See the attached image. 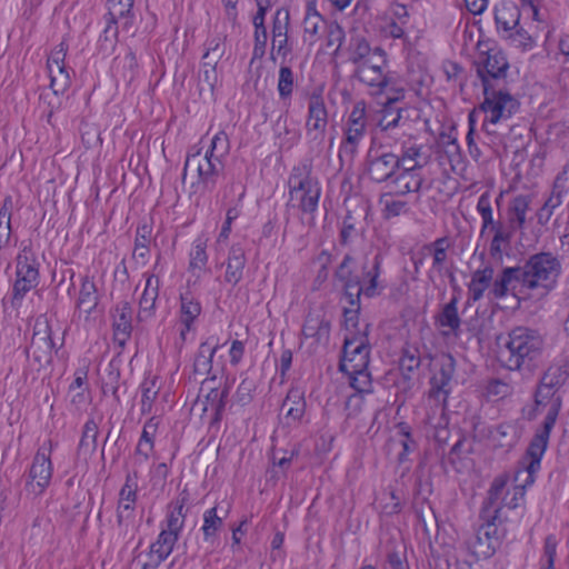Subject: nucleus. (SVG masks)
Wrapping results in <instances>:
<instances>
[{
  "mask_svg": "<svg viewBox=\"0 0 569 569\" xmlns=\"http://www.w3.org/2000/svg\"><path fill=\"white\" fill-rule=\"evenodd\" d=\"M382 254L376 253L371 264H362L361 274L355 272V258L347 253L335 271V278L340 282L347 306L343 307V325L348 335H362L358 328L360 298L379 296L383 287L379 282Z\"/></svg>",
  "mask_w": 569,
  "mask_h": 569,
  "instance_id": "nucleus-1",
  "label": "nucleus"
},
{
  "mask_svg": "<svg viewBox=\"0 0 569 569\" xmlns=\"http://www.w3.org/2000/svg\"><path fill=\"white\" fill-rule=\"evenodd\" d=\"M506 482V475L495 478L483 502L480 512V519L483 522L477 530L475 541L471 545L472 551L478 558H490L500 546V533L497 526L500 507L497 502L505 492Z\"/></svg>",
  "mask_w": 569,
  "mask_h": 569,
  "instance_id": "nucleus-2",
  "label": "nucleus"
},
{
  "mask_svg": "<svg viewBox=\"0 0 569 569\" xmlns=\"http://www.w3.org/2000/svg\"><path fill=\"white\" fill-rule=\"evenodd\" d=\"M545 339L537 330L527 327H517L508 335L505 348L499 358L509 370L530 368L542 355Z\"/></svg>",
  "mask_w": 569,
  "mask_h": 569,
  "instance_id": "nucleus-3",
  "label": "nucleus"
},
{
  "mask_svg": "<svg viewBox=\"0 0 569 569\" xmlns=\"http://www.w3.org/2000/svg\"><path fill=\"white\" fill-rule=\"evenodd\" d=\"M520 270L522 289L531 296L545 297L555 289L561 263L553 253L539 252L530 256Z\"/></svg>",
  "mask_w": 569,
  "mask_h": 569,
  "instance_id": "nucleus-4",
  "label": "nucleus"
},
{
  "mask_svg": "<svg viewBox=\"0 0 569 569\" xmlns=\"http://www.w3.org/2000/svg\"><path fill=\"white\" fill-rule=\"evenodd\" d=\"M289 201L288 207L301 211L303 214H313L318 210L321 196V186L312 174V163L308 160L295 166L288 178Z\"/></svg>",
  "mask_w": 569,
  "mask_h": 569,
  "instance_id": "nucleus-5",
  "label": "nucleus"
},
{
  "mask_svg": "<svg viewBox=\"0 0 569 569\" xmlns=\"http://www.w3.org/2000/svg\"><path fill=\"white\" fill-rule=\"evenodd\" d=\"M382 67H387V52L377 47L366 62L358 68V74L360 80L371 88L370 94L377 99V103L386 110L391 103L390 78L388 72L382 71Z\"/></svg>",
  "mask_w": 569,
  "mask_h": 569,
  "instance_id": "nucleus-6",
  "label": "nucleus"
},
{
  "mask_svg": "<svg viewBox=\"0 0 569 569\" xmlns=\"http://www.w3.org/2000/svg\"><path fill=\"white\" fill-rule=\"evenodd\" d=\"M561 401L558 399H553L550 403L549 409H547V415L543 419L541 428H539L536 431L535 437L532 438L528 449H527V456L529 457L530 461L526 466V473L527 485H532L535 479L533 475L538 471L540 468V461L541 458L547 449L549 437L551 433V430L553 429L556 425V420L558 417V413L560 411Z\"/></svg>",
  "mask_w": 569,
  "mask_h": 569,
  "instance_id": "nucleus-7",
  "label": "nucleus"
},
{
  "mask_svg": "<svg viewBox=\"0 0 569 569\" xmlns=\"http://www.w3.org/2000/svg\"><path fill=\"white\" fill-rule=\"evenodd\" d=\"M138 498V472L128 473L119 491L117 503V527L122 538H133L136 532L134 512Z\"/></svg>",
  "mask_w": 569,
  "mask_h": 569,
  "instance_id": "nucleus-8",
  "label": "nucleus"
},
{
  "mask_svg": "<svg viewBox=\"0 0 569 569\" xmlns=\"http://www.w3.org/2000/svg\"><path fill=\"white\" fill-rule=\"evenodd\" d=\"M569 378V353L562 355L545 371L538 390L536 392V402L538 406H545L549 409L550 403L556 397V391L566 383Z\"/></svg>",
  "mask_w": 569,
  "mask_h": 569,
  "instance_id": "nucleus-9",
  "label": "nucleus"
},
{
  "mask_svg": "<svg viewBox=\"0 0 569 569\" xmlns=\"http://www.w3.org/2000/svg\"><path fill=\"white\" fill-rule=\"evenodd\" d=\"M188 501L189 493L187 490H183L177 497V499L169 505L166 518V527L161 529L157 540L153 542L154 545L172 552L184 527L187 516L184 507Z\"/></svg>",
  "mask_w": 569,
  "mask_h": 569,
  "instance_id": "nucleus-10",
  "label": "nucleus"
},
{
  "mask_svg": "<svg viewBox=\"0 0 569 569\" xmlns=\"http://www.w3.org/2000/svg\"><path fill=\"white\" fill-rule=\"evenodd\" d=\"M16 281L12 289V303L20 302L27 292L38 286L39 264L30 247H23L17 256Z\"/></svg>",
  "mask_w": 569,
  "mask_h": 569,
  "instance_id": "nucleus-11",
  "label": "nucleus"
},
{
  "mask_svg": "<svg viewBox=\"0 0 569 569\" xmlns=\"http://www.w3.org/2000/svg\"><path fill=\"white\" fill-rule=\"evenodd\" d=\"M368 325H366L362 335H346L342 358L339 369L342 372H355L367 369L369 363V345L367 337Z\"/></svg>",
  "mask_w": 569,
  "mask_h": 569,
  "instance_id": "nucleus-12",
  "label": "nucleus"
},
{
  "mask_svg": "<svg viewBox=\"0 0 569 569\" xmlns=\"http://www.w3.org/2000/svg\"><path fill=\"white\" fill-rule=\"evenodd\" d=\"M485 99L480 109L486 113L483 127L509 119L519 108L518 101L508 92L483 89Z\"/></svg>",
  "mask_w": 569,
  "mask_h": 569,
  "instance_id": "nucleus-13",
  "label": "nucleus"
},
{
  "mask_svg": "<svg viewBox=\"0 0 569 569\" xmlns=\"http://www.w3.org/2000/svg\"><path fill=\"white\" fill-rule=\"evenodd\" d=\"M54 342L52 339V328L47 316H39L33 326V333L27 355L31 356L40 367L49 365L52 361Z\"/></svg>",
  "mask_w": 569,
  "mask_h": 569,
  "instance_id": "nucleus-14",
  "label": "nucleus"
},
{
  "mask_svg": "<svg viewBox=\"0 0 569 569\" xmlns=\"http://www.w3.org/2000/svg\"><path fill=\"white\" fill-rule=\"evenodd\" d=\"M301 336L311 340L309 348L312 352L327 349L330 343L331 320L322 309H310L305 318Z\"/></svg>",
  "mask_w": 569,
  "mask_h": 569,
  "instance_id": "nucleus-15",
  "label": "nucleus"
},
{
  "mask_svg": "<svg viewBox=\"0 0 569 569\" xmlns=\"http://www.w3.org/2000/svg\"><path fill=\"white\" fill-rule=\"evenodd\" d=\"M67 52L68 44L61 41L51 50L47 59L50 89L54 93H64L71 86V72L73 71L66 66Z\"/></svg>",
  "mask_w": 569,
  "mask_h": 569,
  "instance_id": "nucleus-16",
  "label": "nucleus"
},
{
  "mask_svg": "<svg viewBox=\"0 0 569 569\" xmlns=\"http://www.w3.org/2000/svg\"><path fill=\"white\" fill-rule=\"evenodd\" d=\"M50 452L51 448L41 447L32 460L26 482V490L33 496L41 495L50 485L53 472Z\"/></svg>",
  "mask_w": 569,
  "mask_h": 569,
  "instance_id": "nucleus-17",
  "label": "nucleus"
},
{
  "mask_svg": "<svg viewBox=\"0 0 569 569\" xmlns=\"http://www.w3.org/2000/svg\"><path fill=\"white\" fill-rule=\"evenodd\" d=\"M328 126V111L321 94L312 93L308 102V116L306 120L307 136L313 141L322 143Z\"/></svg>",
  "mask_w": 569,
  "mask_h": 569,
  "instance_id": "nucleus-18",
  "label": "nucleus"
},
{
  "mask_svg": "<svg viewBox=\"0 0 569 569\" xmlns=\"http://www.w3.org/2000/svg\"><path fill=\"white\" fill-rule=\"evenodd\" d=\"M366 131V107L363 102L355 104L349 114L345 140L340 148V154L347 153L353 156L358 143L363 138Z\"/></svg>",
  "mask_w": 569,
  "mask_h": 569,
  "instance_id": "nucleus-19",
  "label": "nucleus"
},
{
  "mask_svg": "<svg viewBox=\"0 0 569 569\" xmlns=\"http://www.w3.org/2000/svg\"><path fill=\"white\" fill-rule=\"evenodd\" d=\"M456 361L450 355H441L435 359L433 376L431 378V393L433 396L443 395L446 401L449 393V385L455 373Z\"/></svg>",
  "mask_w": 569,
  "mask_h": 569,
  "instance_id": "nucleus-20",
  "label": "nucleus"
},
{
  "mask_svg": "<svg viewBox=\"0 0 569 569\" xmlns=\"http://www.w3.org/2000/svg\"><path fill=\"white\" fill-rule=\"evenodd\" d=\"M113 341L123 348L132 332V307L128 301H120L112 312Z\"/></svg>",
  "mask_w": 569,
  "mask_h": 569,
  "instance_id": "nucleus-21",
  "label": "nucleus"
},
{
  "mask_svg": "<svg viewBox=\"0 0 569 569\" xmlns=\"http://www.w3.org/2000/svg\"><path fill=\"white\" fill-rule=\"evenodd\" d=\"M458 297L452 296L436 316V325L440 328L443 337L457 338L460 335L461 319L458 313Z\"/></svg>",
  "mask_w": 569,
  "mask_h": 569,
  "instance_id": "nucleus-22",
  "label": "nucleus"
},
{
  "mask_svg": "<svg viewBox=\"0 0 569 569\" xmlns=\"http://www.w3.org/2000/svg\"><path fill=\"white\" fill-rule=\"evenodd\" d=\"M159 290V277L156 273L148 274L142 296L139 300V311L137 316L139 321H147L154 316Z\"/></svg>",
  "mask_w": 569,
  "mask_h": 569,
  "instance_id": "nucleus-23",
  "label": "nucleus"
},
{
  "mask_svg": "<svg viewBox=\"0 0 569 569\" xmlns=\"http://www.w3.org/2000/svg\"><path fill=\"white\" fill-rule=\"evenodd\" d=\"M223 170V162L213 159L204 153L201 161L197 163L198 180L197 184L203 191H212L217 184L218 177Z\"/></svg>",
  "mask_w": 569,
  "mask_h": 569,
  "instance_id": "nucleus-24",
  "label": "nucleus"
},
{
  "mask_svg": "<svg viewBox=\"0 0 569 569\" xmlns=\"http://www.w3.org/2000/svg\"><path fill=\"white\" fill-rule=\"evenodd\" d=\"M492 233V240L490 243V256L495 259H502L503 253H507L511 247V240L513 233L517 231L508 222L497 221L493 226L489 227Z\"/></svg>",
  "mask_w": 569,
  "mask_h": 569,
  "instance_id": "nucleus-25",
  "label": "nucleus"
},
{
  "mask_svg": "<svg viewBox=\"0 0 569 569\" xmlns=\"http://www.w3.org/2000/svg\"><path fill=\"white\" fill-rule=\"evenodd\" d=\"M159 419L151 417L144 423L140 439L134 450V465H143L148 461L154 448V437L159 427Z\"/></svg>",
  "mask_w": 569,
  "mask_h": 569,
  "instance_id": "nucleus-26",
  "label": "nucleus"
},
{
  "mask_svg": "<svg viewBox=\"0 0 569 569\" xmlns=\"http://www.w3.org/2000/svg\"><path fill=\"white\" fill-rule=\"evenodd\" d=\"M507 69L508 61L505 54L500 50L490 49L482 61V68L478 69V73L483 82V88L488 87V78H500L506 74Z\"/></svg>",
  "mask_w": 569,
  "mask_h": 569,
  "instance_id": "nucleus-27",
  "label": "nucleus"
},
{
  "mask_svg": "<svg viewBox=\"0 0 569 569\" xmlns=\"http://www.w3.org/2000/svg\"><path fill=\"white\" fill-rule=\"evenodd\" d=\"M247 258L243 248L240 244H233L229 249L226 261L224 282L231 286L238 284L243 277V269Z\"/></svg>",
  "mask_w": 569,
  "mask_h": 569,
  "instance_id": "nucleus-28",
  "label": "nucleus"
},
{
  "mask_svg": "<svg viewBox=\"0 0 569 569\" xmlns=\"http://www.w3.org/2000/svg\"><path fill=\"white\" fill-rule=\"evenodd\" d=\"M517 282H520V284L522 286V276L520 268L507 267L492 282L489 295L493 299H501L515 289V284Z\"/></svg>",
  "mask_w": 569,
  "mask_h": 569,
  "instance_id": "nucleus-29",
  "label": "nucleus"
},
{
  "mask_svg": "<svg viewBox=\"0 0 569 569\" xmlns=\"http://www.w3.org/2000/svg\"><path fill=\"white\" fill-rule=\"evenodd\" d=\"M133 4L134 0H108L106 19L113 20L116 23L122 20V29L128 32L132 31L134 23Z\"/></svg>",
  "mask_w": 569,
  "mask_h": 569,
  "instance_id": "nucleus-30",
  "label": "nucleus"
},
{
  "mask_svg": "<svg viewBox=\"0 0 569 569\" xmlns=\"http://www.w3.org/2000/svg\"><path fill=\"white\" fill-rule=\"evenodd\" d=\"M448 248L449 242L446 237L438 238L433 242L422 247V251H426L427 254L432 257L431 268L428 272V277L430 280L433 279L435 274L441 276L443 273L445 264L448 259Z\"/></svg>",
  "mask_w": 569,
  "mask_h": 569,
  "instance_id": "nucleus-31",
  "label": "nucleus"
},
{
  "mask_svg": "<svg viewBox=\"0 0 569 569\" xmlns=\"http://www.w3.org/2000/svg\"><path fill=\"white\" fill-rule=\"evenodd\" d=\"M201 311L200 301L190 290L180 293V322L187 330L193 329V323L201 315Z\"/></svg>",
  "mask_w": 569,
  "mask_h": 569,
  "instance_id": "nucleus-32",
  "label": "nucleus"
},
{
  "mask_svg": "<svg viewBox=\"0 0 569 569\" xmlns=\"http://www.w3.org/2000/svg\"><path fill=\"white\" fill-rule=\"evenodd\" d=\"M493 268L490 266H487L482 269L476 270L472 276L471 280L468 283V300L476 302L479 301L483 295L485 291L490 287L493 280Z\"/></svg>",
  "mask_w": 569,
  "mask_h": 569,
  "instance_id": "nucleus-33",
  "label": "nucleus"
},
{
  "mask_svg": "<svg viewBox=\"0 0 569 569\" xmlns=\"http://www.w3.org/2000/svg\"><path fill=\"white\" fill-rule=\"evenodd\" d=\"M520 16L518 6L511 1H501L495 8L497 27L503 31L513 30L519 24Z\"/></svg>",
  "mask_w": 569,
  "mask_h": 569,
  "instance_id": "nucleus-34",
  "label": "nucleus"
},
{
  "mask_svg": "<svg viewBox=\"0 0 569 569\" xmlns=\"http://www.w3.org/2000/svg\"><path fill=\"white\" fill-rule=\"evenodd\" d=\"M98 303L99 295L97 286L91 278L86 276L81 281L76 308L79 312H84L88 317L97 308Z\"/></svg>",
  "mask_w": 569,
  "mask_h": 569,
  "instance_id": "nucleus-35",
  "label": "nucleus"
},
{
  "mask_svg": "<svg viewBox=\"0 0 569 569\" xmlns=\"http://www.w3.org/2000/svg\"><path fill=\"white\" fill-rule=\"evenodd\" d=\"M389 157L388 152L369 151L368 173L373 181L383 182L391 177Z\"/></svg>",
  "mask_w": 569,
  "mask_h": 569,
  "instance_id": "nucleus-36",
  "label": "nucleus"
},
{
  "mask_svg": "<svg viewBox=\"0 0 569 569\" xmlns=\"http://www.w3.org/2000/svg\"><path fill=\"white\" fill-rule=\"evenodd\" d=\"M223 525V518L218 516L217 506L207 509L203 512V523L201 527L203 541L213 547L218 542L219 532Z\"/></svg>",
  "mask_w": 569,
  "mask_h": 569,
  "instance_id": "nucleus-37",
  "label": "nucleus"
},
{
  "mask_svg": "<svg viewBox=\"0 0 569 569\" xmlns=\"http://www.w3.org/2000/svg\"><path fill=\"white\" fill-rule=\"evenodd\" d=\"M426 163V158L421 154V147L415 142L405 144L396 166L402 171L411 172L416 168L422 167Z\"/></svg>",
  "mask_w": 569,
  "mask_h": 569,
  "instance_id": "nucleus-38",
  "label": "nucleus"
},
{
  "mask_svg": "<svg viewBox=\"0 0 569 569\" xmlns=\"http://www.w3.org/2000/svg\"><path fill=\"white\" fill-rule=\"evenodd\" d=\"M219 345H210L209 341L200 343L198 352L193 361V373L196 376L209 375L212 370V359L217 352Z\"/></svg>",
  "mask_w": 569,
  "mask_h": 569,
  "instance_id": "nucleus-39",
  "label": "nucleus"
},
{
  "mask_svg": "<svg viewBox=\"0 0 569 569\" xmlns=\"http://www.w3.org/2000/svg\"><path fill=\"white\" fill-rule=\"evenodd\" d=\"M529 204L530 199L528 196L520 194L511 200L508 207V223L516 230L523 228Z\"/></svg>",
  "mask_w": 569,
  "mask_h": 569,
  "instance_id": "nucleus-40",
  "label": "nucleus"
},
{
  "mask_svg": "<svg viewBox=\"0 0 569 569\" xmlns=\"http://www.w3.org/2000/svg\"><path fill=\"white\" fill-rule=\"evenodd\" d=\"M152 223L143 221L138 224L134 238L133 257L143 261L150 253V243L152 240Z\"/></svg>",
  "mask_w": 569,
  "mask_h": 569,
  "instance_id": "nucleus-41",
  "label": "nucleus"
},
{
  "mask_svg": "<svg viewBox=\"0 0 569 569\" xmlns=\"http://www.w3.org/2000/svg\"><path fill=\"white\" fill-rule=\"evenodd\" d=\"M229 387L226 386L222 390L212 387L206 396V405L203 411H210L213 415V420L219 421L224 411L227 399L229 396Z\"/></svg>",
  "mask_w": 569,
  "mask_h": 569,
  "instance_id": "nucleus-42",
  "label": "nucleus"
},
{
  "mask_svg": "<svg viewBox=\"0 0 569 569\" xmlns=\"http://www.w3.org/2000/svg\"><path fill=\"white\" fill-rule=\"evenodd\" d=\"M287 408L286 417L293 421H299L306 411V400L303 391L300 388H291L282 403Z\"/></svg>",
  "mask_w": 569,
  "mask_h": 569,
  "instance_id": "nucleus-43",
  "label": "nucleus"
},
{
  "mask_svg": "<svg viewBox=\"0 0 569 569\" xmlns=\"http://www.w3.org/2000/svg\"><path fill=\"white\" fill-rule=\"evenodd\" d=\"M371 51V47L365 37L358 33L350 37L348 53L349 61L353 64L361 67V64L370 57Z\"/></svg>",
  "mask_w": 569,
  "mask_h": 569,
  "instance_id": "nucleus-44",
  "label": "nucleus"
},
{
  "mask_svg": "<svg viewBox=\"0 0 569 569\" xmlns=\"http://www.w3.org/2000/svg\"><path fill=\"white\" fill-rule=\"evenodd\" d=\"M160 387L158 386V378H147L140 385L141 391V413H151L153 402L156 401Z\"/></svg>",
  "mask_w": 569,
  "mask_h": 569,
  "instance_id": "nucleus-45",
  "label": "nucleus"
},
{
  "mask_svg": "<svg viewBox=\"0 0 569 569\" xmlns=\"http://www.w3.org/2000/svg\"><path fill=\"white\" fill-rule=\"evenodd\" d=\"M98 435L99 430L97 422L93 419H88L83 426L82 435L79 441V453H92L97 448Z\"/></svg>",
  "mask_w": 569,
  "mask_h": 569,
  "instance_id": "nucleus-46",
  "label": "nucleus"
},
{
  "mask_svg": "<svg viewBox=\"0 0 569 569\" xmlns=\"http://www.w3.org/2000/svg\"><path fill=\"white\" fill-rule=\"evenodd\" d=\"M207 243L208 238L204 236H199L193 241V247L190 251V261H189V269L194 270H203L207 262H208V254H207Z\"/></svg>",
  "mask_w": 569,
  "mask_h": 569,
  "instance_id": "nucleus-47",
  "label": "nucleus"
},
{
  "mask_svg": "<svg viewBox=\"0 0 569 569\" xmlns=\"http://www.w3.org/2000/svg\"><path fill=\"white\" fill-rule=\"evenodd\" d=\"M230 140L224 131H219L211 139L210 147L206 151L207 154L213 157V159L222 161L229 154Z\"/></svg>",
  "mask_w": 569,
  "mask_h": 569,
  "instance_id": "nucleus-48",
  "label": "nucleus"
},
{
  "mask_svg": "<svg viewBox=\"0 0 569 569\" xmlns=\"http://www.w3.org/2000/svg\"><path fill=\"white\" fill-rule=\"evenodd\" d=\"M477 212L481 217V234H483L489 227L493 226L497 221L493 219V210L491 206L489 192H483L477 202Z\"/></svg>",
  "mask_w": 569,
  "mask_h": 569,
  "instance_id": "nucleus-49",
  "label": "nucleus"
},
{
  "mask_svg": "<svg viewBox=\"0 0 569 569\" xmlns=\"http://www.w3.org/2000/svg\"><path fill=\"white\" fill-rule=\"evenodd\" d=\"M323 23L322 16L317 11L316 2L310 1L307 3L306 16L303 19V31L306 34L316 37Z\"/></svg>",
  "mask_w": 569,
  "mask_h": 569,
  "instance_id": "nucleus-50",
  "label": "nucleus"
},
{
  "mask_svg": "<svg viewBox=\"0 0 569 569\" xmlns=\"http://www.w3.org/2000/svg\"><path fill=\"white\" fill-rule=\"evenodd\" d=\"M295 87V74L289 66H281L278 78V93L280 99L288 100L291 98Z\"/></svg>",
  "mask_w": 569,
  "mask_h": 569,
  "instance_id": "nucleus-51",
  "label": "nucleus"
},
{
  "mask_svg": "<svg viewBox=\"0 0 569 569\" xmlns=\"http://www.w3.org/2000/svg\"><path fill=\"white\" fill-rule=\"evenodd\" d=\"M226 36L218 34L207 40L203 60L218 63L226 52Z\"/></svg>",
  "mask_w": 569,
  "mask_h": 569,
  "instance_id": "nucleus-52",
  "label": "nucleus"
},
{
  "mask_svg": "<svg viewBox=\"0 0 569 569\" xmlns=\"http://www.w3.org/2000/svg\"><path fill=\"white\" fill-rule=\"evenodd\" d=\"M256 389L257 382L253 378H242L234 393L236 402L242 407L249 405L253 399V393Z\"/></svg>",
  "mask_w": 569,
  "mask_h": 569,
  "instance_id": "nucleus-53",
  "label": "nucleus"
},
{
  "mask_svg": "<svg viewBox=\"0 0 569 569\" xmlns=\"http://www.w3.org/2000/svg\"><path fill=\"white\" fill-rule=\"evenodd\" d=\"M507 483L505 486V492L498 500V506L500 509L506 506L510 509H515L519 506V502L525 499V486H515L511 490L507 489Z\"/></svg>",
  "mask_w": 569,
  "mask_h": 569,
  "instance_id": "nucleus-54",
  "label": "nucleus"
},
{
  "mask_svg": "<svg viewBox=\"0 0 569 569\" xmlns=\"http://www.w3.org/2000/svg\"><path fill=\"white\" fill-rule=\"evenodd\" d=\"M396 190L393 192L405 194L407 192L417 190L420 186L419 180L411 173L403 171L393 179Z\"/></svg>",
  "mask_w": 569,
  "mask_h": 569,
  "instance_id": "nucleus-55",
  "label": "nucleus"
},
{
  "mask_svg": "<svg viewBox=\"0 0 569 569\" xmlns=\"http://www.w3.org/2000/svg\"><path fill=\"white\" fill-rule=\"evenodd\" d=\"M61 94L62 93H54L53 91L51 93L42 92L40 94V101L44 106V117L49 124H52V117L54 114V111L61 108Z\"/></svg>",
  "mask_w": 569,
  "mask_h": 569,
  "instance_id": "nucleus-56",
  "label": "nucleus"
},
{
  "mask_svg": "<svg viewBox=\"0 0 569 569\" xmlns=\"http://www.w3.org/2000/svg\"><path fill=\"white\" fill-rule=\"evenodd\" d=\"M397 435L399 436L398 442L402 447V452L399 453V461L402 462L407 453L416 449V442L411 439L410 427L406 423H398L396 426Z\"/></svg>",
  "mask_w": 569,
  "mask_h": 569,
  "instance_id": "nucleus-57",
  "label": "nucleus"
},
{
  "mask_svg": "<svg viewBox=\"0 0 569 569\" xmlns=\"http://www.w3.org/2000/svg\"><path fill=\"white\" fill-rule=\"evenodd\" d=\"M107 24L99 38V47L101 50L113 48L118 40L119 27L113 20L106 19Z\"/></svg>",
  "mask_w": 569,
  "mask_h": 569,
  "instance_id": "nucleus-58",
  "label": "nucleus"
},
{
  "mask_svg": "<svg viewBox=\"0 0 569 569\" xmlns=\"http://www.w3.org/2000/svg\"><path fill=\"white\" fill-rule=\"evenodd\" d=\"M345 373L349 378L350 387L355 389L357 392L362 393L369 391V388L371 386V379L367 369Z\"/></svg>",
  "mask_w": 569,
  "mask_h": 569,
  "instance_id": "nucleus-59",
  "label": "nucleus"
},
{
  "mask_svg": "<svg viewBox=\"0 0 569 569\" xmlns=\"http://www.w3.org/2000/svg\"><path fill=\"white\" fill-rule=\"evenodd\" d=\"M289 26H290V11L288 8H279L273 17L272 20V29L271 33L272 37L276 38V36L284 34L289 32Z\"/></svg>",
  "mask_w": 569,
  "mask_h": 569,
  "instance_id": "nucleus-60",
  "label": "nucleus"
},
{
  "mask_svg": "<svg viewBox=\"0 0 569 569\" xmlns=\"http://www.w3.org/2000/svg\"><path fill=\"white\" fill-rule=\"evenodd\" d=\"M171 555L170 551H167L163 548L158 547L154 543H151L150 550L147 555L146 561L142 563L141 569H158L159 566Z\"/></svg>",
  "mask_w": 569,
  "mask_h": 569,
  "instance_id": "nucleus-61",
  "label": "nucleus"
},
{
  "mask_svg": "<svg viewBox=\"0 0 569 569\" xmlns=\"http://www.w3.org/2000/svg\"><path fill=\"white\" fill-rule=\"evenodd\" d=\"M562 203V199L551 193L545 204L537 212V220L540 224H546L553 214V210Z\"/></svg>",
  "mask_w": 569,
  "mask_h": 569,
  "instance_id": "nucleus-62",
  "label": "nucleus"
},
{
  "mask_svg": "<svg viewBox=\"0 0 569 569\" xmlns=\"http://www.w3.org/2000/svg\"><path fill=\"white\" fill-rule=\"evenodd\" d=\"M512 392V387L500 379H492L487 383L486 393L488 397L502 399Z\"/></svg>",
  "mask_w": 569,
  "mask_h": 569,
  "instance_id": "nucleus-63",
  "label": "nucleus"
},
{
  "mask_svg": "<svg viewBox=\"0 0 569 569\" xmlns=\"http://www.w3.org/2000/svg\"><path fill=\"white\" fill-rule=\"evenodd\" d=\"M291 47L289 46V36L288 33L284 34H278L276 38L272 37L271 40V51H270V59L272 61H276L274 52H277L278 56H281L282 58H286L291 52Z\"/></svg>",
  "mask_w": 569,
  "mask_h": 569,
  "instance_id": "nucleus-64",
  "label": "nucleus"
}]
</instances>
